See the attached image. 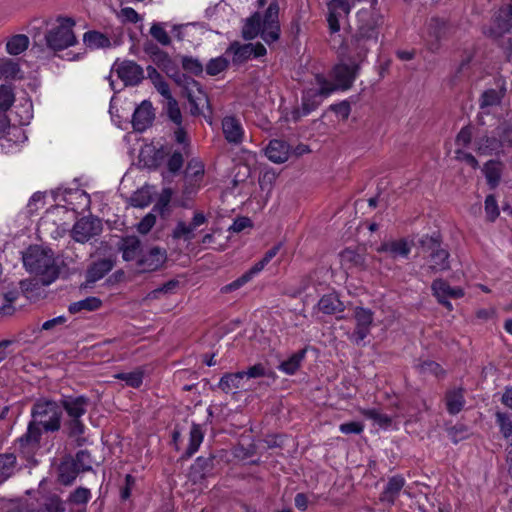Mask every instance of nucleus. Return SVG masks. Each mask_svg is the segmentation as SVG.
Wrapping results in <instances>:
<instances>
[{
  "label": "nucleus",
  "mask_w": 512,
  "mask_h": 512,
  "mask_svg": "<svg viewBox=\"0 0 512 512\" xmlns=\"http://www.w3.org/2000/svg\"><path fill=\"white\" fill-rule=\"evenodd\" d=\"M31 417L26 433L18 440L22 447L37 445L41 439L42 430L58 431L61 427L62 407L54 400L40 398L32 406Z\"/></svg>",
  "instance_id": "1"
},
{
  "label": "nucleus",
  "mask_w": 512,
  "mask_h": 512,
  "mask_svg": "<svg viewBox=\"0 0 512 512\" xmlns=\"http://www.w3.org/2000/svg\"><path fill=\"white\" fill-rule=\"evenodd\" d=\"M259 35L267 44L279 39V5L276 0L269 3L263 15L257 11L246 19L242 29L243 38L252 40Z\"/></svg>",
  "instance_id": "2"
},
{
  "label": "nucleus",
  "mask_w": 512,
  "mask_h": 512,
  "mask_svg": "<svg viewBox=\"0 0 512 512\" xmlns=\"http://www.w3.org/2000/svg\"><path fill=\"white\" fill-rule=\"evenodd\" d=\"M22 260L26 270L38 276L43 286L51 284L59 276V268L50 249L30 246L23 252Z\"/></svg>",
  "instance_id": "3"
},
{
  "label": "nucleus",
  "mask_w": 512,
  "mask_h": 512,
  "mask_svg": "<svg viewBox=\"0 0 512 512\" xmlns=\"http://www.w3.org/2000/svg\"><path fill=\"white\" fill-rule=\"evenodd\" d=\"M361 24L353 36L350 46V60L352 63L362 62L371 47L378 43L380 18L369 14L367 11L359 13Z\"/></svg>",
  "instance_id": "4"
},
{
  "label": "nucleus",
  "mask_w": 512,
  "mask_h": 512,
  "mask_svg": "<svg viewBox=\"0 0 512 512\" xmlns=\"http://www.w3.org/2000/svg\"><path fill=\"white\" fill-rule=\"evenodd\" d=\"M418 243L421 252L425 255L426 263L423 269L428 275L443 273L451 269L450 253L443 246L439 233L423 235Z\"/></svg>",
  "instance_id": "5"
},
{
  "label": "nucleus",
  "mask_w": 512,
  "mask_h": 512,
  "mask_svg": "<svg viewBox=\"0 0 512 512\" xmlns=\"http://www.w3.org/2000/svg\"><path fill=\"white\" fill-rule=\"evenodd\" d=\"M75 24L74 19L70 17L58 16L45 33L44 38L47 47L53 51H62L74 46L77 43V38L73 31Z\"/></svg>",
  "instance_id": "6"
},
{
  "label": "nucleus",
  "mask_w": 512,
  "mask_h": 512,
  "mask_svg": "<svg viewBox=\"0 0 512 512\" xmlns=\"http://www.w3.org/2000/svg\"><path fill=\"white\" fill-rule=\"evenodd\" d=\"M88 405L89 400L84 396L67 398L62 401V410L65 409L69 417L66 423L69 436L79 437L84 433L85 426L80 418L86 413Z\"/></svg>",
  "instance_id": "7"
},
{
  "label": "nucleus",
  "mask_w": 512,
  "mask_h": 512,
  "mask_svg": "<svg viewBox=\"0 0 512 512\" xmlns=\"http://www.w3.org/2000/svg\"><path fill=\"white\" fill-rule=\"evenodd\" d=\"M455 28L445 19L432 17L427 23L426 44L431 52H437L443 40L449 39Z\"/></svg>",
  "instance_id": "8"
},
{
  "label": "nucleus",
  "mask_w": 512,
  "mask_h": 512,
  "mask_svg": "<svg viewBox=\"0 0 512 512\" xmlns=\"http://www.w3.org/2000/svg\"><path fill=\"white\" fill-rule=\"evenodd\" d=\"M318 83L320 84L319 89H308L304 92L302 97V111L303 115H307L310 112L314 111L322 102L324 97L330 95L333 91H335V87L332 86L331 83L326 81L323 78H317Z\"/></svg>",
  "instance_id": "9"
},
{
  "label": "nucleus",
  "mask_w": 512,
  "mask_h": 512,
  "mask_svg": "<svg viewBox=\"0 0 512 512\" xmlns=\"http://www.w3.org/2000/svg\"><path fill=\"white\" fill-rule=\"evenodd\" d=\"M226 54L232 56V62L235 65H241L251 57H260L266 54V48L261 43L240 44L232 43L226 50Z\"/></svg>",
  "instance_id": "10"
},
{
  "label": "nucleus",
  "mask_w": 512,
  "mask_h": 512,
  "mask_svg": "<svg viewBox=\"0 0 512 512\" xmlns=\"http://www.w3.org/2000/svg\"><path fill=\"white\" fill-rule=\"evenodd\" d=\"M171 77L174 79V81L177 84L183 85L188 90L187 98H188V101L190 104V113L194 116L199 115L201 113V107H203L204 104L208 103V98L205 95V93H203L199 88H197V90H198L197 95H194L189 90L190 85L197 87L198 86L197 82L194 79H192L180 72L175 73Z\"/></svg>",
  "instance_id": "11"
},
{
  "label": "nucleus",
  "mask_w": 512,
  "mask_h": 512,
  "mask_svg": "<svg viewBox=\"0 0 512 512\" xmlns=\"http://www.w3.org/2000/svg\"><path fill=\"white\" fill-rule=\"evenodd\" d=\"M355 329L349 339L359 345L370 333L373 323V312L370 309L356 307L354 309Z\"/></svg>",
  "instance_id": "12"
},
{
  "label": "nucleus",
  "mask_w": 512,
  "mask_h": 512,
  "mask_svg": "<svg viewBox=\"0 0 512 512\" xmlns=\"http://www.w3.org/2000/svg\"><path fill=\"white\" fill-rule=\"evenodd\" d=\"M101 231L102 224L99 219L83 217L74 224L71 236L75 241L85 243Z\"/></svg>",
  "instance_id": "13"
},
{
  "label": "nucleus",
  "mask_w": 512,
  "mask_h": 512,
  "mask_svg": "<svg viewBox=\"0 0 512 512\" xmlns=\"http://www.w3.org/2000/svg\"><path fill=\"white\" fill-rule=\"evenodd\" d=\"M167 260V252L158 246L150 247L145 252L142 251L138 262L137 269L140 272H152L158 270Z\"/></svg>",
  "instance_id": "14"
},
{
  "label": "nucleus",
  "mask_w": 512,
  "mask_h": 512,
  "mask_svg": "<svg viewBox=\"0 0 512 512\" xmlns=\"http://www.w3.org/2000/svg\"><path fill=\"white\" fill-rule=\"evenodd\" d=\"M431 290L438 302L447 310L451 311L453 306L449 299H458L464 296V291L460 287H452L445 280L438 278L432 282Z\"/></svg>",
  "instance_id": "15"
},
{
  "label": "nucleus",
  "mask_w": 512,
  "mask_h": 512,
  "mask_svg": "<svg viewBox=\"0 0 512 512\" xmlns=\"http://www.w3.org/2000/svg\"><path fill=\"white\" fill-rule=\"evenodd\" d=\"M118 77L125 85H137L144 79V71L140 65L131 60L116 61L113 65Z\"/></svg>",
  "instance_id": "16"
},
{
  "label": "nucleus",
  "mask_w": 512,
  "mask_h": 512,
  "mask_svg": "<svg viewBox=\"0 0 512 512\" xmlns=\"http://www.w3.org/2000/svg\"><path fill=\"white\" fill-rule=\"evenodd\" d=\"M357 0H331L328 2L327 22L331 33L340 30L339 20L347 16Z\"/></svg>",
  "instance_id": "17"
},
{
  "label": "nucleus",
  "mask_w": 512,
  "mask_h": 512,
  "mask_svg": "<svg viewBox=\"0 0 512 512\" xmlns=\"http://www.w3.org/2000/svg\"><path fill=\"white\" fill-rule=\"evenodd\" d=\"M353 67L347 64H338L333 69V77L336 81V85H332L336 89L347 90L349 89L353 81L355 80L356 73L359 65L357 63H353Z\"/></svg>",
  "instance_id": "18"
},
{
  "label": "nucleus",
  "mask_w": 512,
  "mask_h": 512,
  "mask_svg": "<svg viewBox=\"0 0 512 512\" xmlns=\"http://www.w3.org/2000/svg\"><path fill=\"white\" fill-rule=\"evenodd\" d=\"M154 117L152 104L149 101H143L133 114L132 125L134 130L138 132L145 131L152 125Z\"/></svg>",
  "instance_id": "19"
},
{
  "label": "nucleus",
  "mask_w": 512,
  "mask_h": 512,
  "mask_svg": "<svg viewBox=\"0 0 512 512\" xmlns=\"http://www.w3.org/2000/svg\"><path fill=\"white\" fill-rule=\"evenodd\" d=\"M377 252L386 253L391 258H407L411 252V245L405 239L387 241L377 248Z\"/></svg>",
  "instance_id": "20"
},
{
  "label": "nucleus",
  "mask_w": 512,
  "mask_h": 512,
  "mask_svg": "<svg viewBox=\"0 0 512 512\" xmlns=\"http://www.w3.org/2000/svg\"><path fill=\"white\" fill-rule=\"evenodd\" d=\"M405 485V479L400 475L389 478L387 485L380 495V501L390 506L394 505Z\"/></svg>",
  "instance_id": "21"
},
{
  "label": "nucleus",
  "mask_w": 512,
  "mask_h": 512,
  "mask_svg": "<svg viewBox=\"0 0 512 512\" xmlns=\"http://www.w3.org/2000/svg\"><path fill=\"white\" fill-rule=\"evenodd\" d=\"M222 130L225 139L232 144H240L243 139V128L238 119L226 116L222 120Z\"/></svg>",
  "instance_id": "22"
},
{
  "label": "nucleus",
  "mask_w": 512,
  "mask_h": 512,
  "mask_svg": "<svg viewBox=\"0 0 512 512\" xmlns=\"http://www.w3.org/2000/svg\"><path fill=\"white\" fill-rule=\"evenodd\" d=\"M289 152V145L285 141L278 139L271 140L265 151L268 159L274 163H284L287 161Z\"/></svg>",
  "instance_id": "23"
},
{
  "label": "nucleus",
  "mask_w": 512,
  "mask_h": 512,
  "mask_svg": "<svg viewBox=\"0 0 512 512\" xmlns=\"http://www.w3.org/2000/svg\"><path fill=\"white\" fill-rule=\"evenodd\" d=\"M119 249L125 261L138 262L142 253L141 241L135 236L123 238L119 243Z\"/></svg>",
  "instance_id": "24"
},
{
  "label": "nucleus",
  "mask_w": 512,
  "mask_h": 512,
  "mask_svg": "<svg viewBox=\"0 0 512 512\" xmlns=\"http://www.w3.org/2000/svg\"><path fill=\"white\" fill-rule=\"evenodd\" d=\"M512 32V4L501 8L495 18V29L493 33L500 35Z\"/></svg>",
  "instance_id": "25"
},
{
  "label": "nucleus",
  "mask_w": 512,
  "mask_h": 512,
  "mask_svg": "<svg viewBox=\"0 0 512 512\" xmlns=\"http://www.w3.org/2000/svg\"><path fill=\"white\" fill-rule=\"evenodd\" d=\"M447 411L452 414H458L465 405L464 391L462 388L448 390L445 396Z\"/></svg>",
  "instance_id": "26"
},
{
  "label": "nucleus",
  "mask_w": 512,
  "mask_h": 512,
  "mask_svg": "<svg viewBox=\"0 0 512 512\" xmlns=\"http://www.w3.org/2000/svg\"><path fill=\"white\" fill-rule=\"evenodd\" d=\"M81 471L76 466L73 458L65 459L59 466L58 479L63 485H71Z\"/></svg>",
  "instance_id": "27"
},
{
  "label": "nucleus",
  "mask_w": 512,
  "mask_h": 512,
  "mask_svg": "<svg viewBox=\"0 0 512 512\" xmlns=\"http://www.w3.org/2000/svg\"><path fill=\"white\" fill-rule=\"evenodd\" d=\"M113 268V261L110 259H101L88 269L87 271V282H96L103 278Z\"/></svg>",
  "instance_id": "28"
},
{
  "label": "nucleus",
  "mask_w": 512,
  "mask_h": 512,
  "mask_svg": "<svg viewBox=\"0 0 512 512\" xmlns=\"http://www.w3.org/2000/svg\"><path fill=\"white\" fill-rule=\"evenodd\" d=\"M243 380L244 374H242L241 371L236 373H226L221 377L218 386L223 392L229 393L234 389H243Z\"/></svg>",
  "instance_id": "29"
},
{
  "label": "nucleus",
  "mask_w": 512,
  "mask_h": 512,
  "mask_svg": "<svg viewBox=\"0 0 512 512\" xmlns=\"http://www.w3.org/2000/svg\"><path fill=\"white\" fill-rule=\"evenodd\" d=\"M305 355L306 349H301L295 352L288 359L282 361L278 366V369L287 375L295 374L301 367V364L305 359Z\"/></svg>",
  "instance_id": "30"
},
{
  "label": "nucleus",
  "mask_w": 512,
  "mask_h": 512,
  "mask_svg": "<svg viewBox=\"0 0 512 512\" xmlns=\"http://www.w3.org/2000/svg\"><path fill=\"white\" fill-rule=\"evenodd\" d=\"M318 308L324 314H336L344 309L343 303L334 294L324 295L318 302Z\"/></svg>",
  "instance_id": "31"
},
{
  "label": "nucleus",
  "mask_w": 512,
  "mask_h": 512,
  "mask_svg": "<svg viewBox=\"0 0 512 512\" xmlns=\"http://www.w3.org/2000/svg\"><path fill=\"white\" fill-rule=\"evenodd\" d=\"M85 45L91 49L108 48L111 46L110 39L98 31H88L83 35Z\"/></svg>",
  "instance_id": "32"
},
{
  "label": "nucleus",
  "mask_w": 512,
  "mask_h": 512,
  "mask_svg": "<svg viewBox=\"0 0 512 512\" xmlns=\"http://www.w3.org/2000/svg\"><path fill=\"white\" fill-rule=\"evenodd\" d=\"M495 421L504 439L512 445V418L506 412L496 411Z\"/></svg>",
  "instance_id": "33"
},
{
  "label": "nucleus",
  "mask_w": 512,
  "mask_h": 512,
  "mask_svg": "<svg viewBox=\"0 0 512 512\" xmlns=\"http://www.w3.org/2000/svg\"><path fill=\"white\" fill-rule=\"evenodd\" d=\"M502 148V142L499 137L485 136L478 142L477 150L480 154L491 155L498 153Z\"/></svg>",
  "instance_id": "34"
},
{
  "label": "nucleus",
  "mask_w": 512,
  "mask_h": 512,
  "mask_svg": "<svg viewBox=\"0 0 512 512\" xmlns=\"http://www.w3.org/2000/svg\"><path fill=\"white\" fill-rule=\"evenodd\" d=\"M204 433L199 424H193L189 432V444L185 451L186 457H191L198 450L203 441Z\"/></svg>",
  "instance_id": "35"
},
{
  "label": "nucleus",
  "mask_w": 512,
  "mask_h": 512,
  "mask_svg": "<svg viewBox=\"0 0 512 512\" xmlns=\"http://www.w3.org/2000/svg\"><path fill=\"white\" fill-rule=\"evenodd\" d=\"M213 457H198L195 463L191 466V475L194 480L202 479L212 470Z\"/></svg>",
  "instance_id": "36"
},
{
  "label": "nucleus",
  "mask_w": 512,
  "mask_h": 512,
  "mask_svg": "<svg viewBox=\"0 0 512 512\" xmlns=\"http://www.w3.org/2000/svg\"><path fill=\"white\" fill-rule=\"evenodd\" d=\"M102 301L97 297H87L83 300L71 303L68 310L70 313L75 314L80 311H95L100 308Z\"/></svg>",
  "instance_id": "37"
},
{
  "label": "nucleus",
  "mask_w": 512,
  "mask_h": 512,
  "mask_svg": "<svg viewBox=\"0 0 512 512\" xmlns=\"http://www.w3.org/2000/svg\"><path fill=\"white\" fill-rule=\"evenodd\" d=\"M21 70L18 63L12 59H0V78H21Z\"/></svg>",
  "instance_id": "38"
},
{
  "label": "nucleus",
  "mask_w": 512,
  "mask_h": 512,
  "mask_svg": "<svg viewBox=\"0 0 512 512\" xmlns=\"http://www.w3.org/2000/svg\"><path fill=\"white\" fill-rule=\"evenodd\" d=\"M29 45V38L26 35L18 34L11 37L7 44V52L11 55H18L25 51Z\"/></svg>",
  "instance_id": "39"
},
{
  "label": "nucleus",
  "mask_w": 512,
  "mask_h": 512,
  "mask_svg": "<svg viewBox=\"0 0 512 512\" xmlns=\"http://www.w3.org/2000/svg\"><path fill=\"white\" fill-rule=\"evenodd\" d=\"M503 94L495 89H489L482 93L479 100V107L481 110H486L490 107L497 106L501 103Z\"/></svg>",
  "instance_id": "40"
},
{
  "label": "nucleus",
  "mask_w": 512,
  "mask_h": 512,
  "mask_svg": "<svg viewBox=\"0 0 512 512\" xmlns=\"http://www.w3.org/2000/svg\"><path fill=\"white\" fill-rule=\"evenodd\" d=\"M362 415L372 420L379 427L387 429L392 424V417L382 413L377 409H364Z\"/></svg>",
  "instance_id": "41"
},
{
  "label": "nucleus",
  "mask_w": 512,
  "mask_h": 512,
  "mask_svg": "<svg viewBox=\"0 0 512 512\" xmlns=\"http://www.w3.org/2000/svg\"><path fill=\"white\" fill-rule=\"evenodd\" d=\"M341 261L345 265H349V267H365V257L361 253H358L352 249H345L341 253Z\"/></svg>",
  "instance_id": "42"
},
{
  "label": "nucleus",
  "mask_w": 512,
  "mask_h": 512,
  "mask_svg": "<svg viewBox=\"0 0 512 512\" xmlns=\"http://www.w3.org/2000/svg\"><path fill=\"white\" fill-rule=\"evenodd\" d=\"M196 228L193 227L192 222L187 224L184 221H178L175 228L172 231L173 239H183L185 241H190L194 237V230Z\"/></svg>",
  "instance_id": "43"
},
{
  "label": "nucleus",
  "mask_w": 512,
  "mask_h": 512,
  "mask_svg": "<svg viewBox=\"0 0 512 512\" xmlns=\"http://www.w3.org/2000/svg\"><path fill=\"white\" fill-rule=\"evenodd\" d=\"M484 173L488 184L492 188H495L498 185L501 177V169L499 163L494 161L487 162L484 167Z\"/></svg>",
  "instance_id": "44"
},
{
  "label": "nucleus",
  "mask_w": 512,
  "mask_h": 512,
  "mask_svg": "<svg viewBox=\"0 0 512 512\" xmlns=\"http://www.w3.org/2000/svg\"><path fill=\"white\" fill-rule=\"evenodd\" d=\"M16 457L13 454L0 455V480H5L13 474Z\"/></svg>",
  "instance_id": "45"
},
{
  "label": "nucleus",
  "mask_w": 512,
  "mask_h": 512,
  "mask_svg": "<svg viewBox=\"0 0 512 512\" xmlns=\"http://www.w3.org/2000/svg\"><path fill=\"white\" fill-rule=\"evenodd\" d=\"M149 33L162 46H169L171 44V38L165 29L164 23H153Z\"/></svg>",
  "instance_id": "46"
},
{
  "label": "nucleus",
  "mask_w": 512,
  "mask_h": 512,
  "mask_svg": "<svg viewBox=\"0 0 512 512\" xmlns=\"http://www.w3.org/2000/svg\"><path fill=\"white\" fill-rule=\"evenodd\" d=\"M256 274L257 273L254 272V269L251 267L242 276H240L236 280L232 281L231 283L223 286L221 288V292L224 294H227V293H230L232 291H235V290L241 288L243 285H245L247 282H249L253 278V276Z\"/></svg>",
  "instance_id": "47"
},
{
  "label": "nucleus",
  "mask_w": 512,
  "mask_h": 512,
  "mask_svg": "<svg viewBox=\"0 0 512 512\" xmlns=\"http://www.w3.org/2000/svg\"><path fill=\"white\" fill-rule=\"evenodd\" d=\"M15 95L12 88L8 85L0 86V112L6 113L13 105Z\"/></svg>",
  "instance_id": "48"
},
{
  "label": "nucleus",
  "mask_w": 512,
  "mask_h": 512,
  "mask_svg": "<svg viewBox=\"0 0 512 512\" xmlns=\"http://www.w3.org/2000/svg\"><path fill=\"white\" fill-rule=\"evenodd\" d=\"M114 377L125 381L128 386L133 388L140 387L143 382V372L141 370L128 373H118Z\"/></svg>",
  "instance_id": "49"
},
{
  "label": "nucleus",
  "mask_w": 512,
  "mask_h": 512,
  "mask_svg": "<svg viewBox=\"0 0 512 512\" xmlns=\"http://www.w3.org/2000/svg\"><path fill=\"white\" fill-rule=\"evenodd\" d=\"M496 134L502 142V147H512V124L509 121L501 122L496 128Z\"/></svg>",
  "instance_id": "50"
},
{
  "label": "nucleus",
  "mask_w": 512,
  "mask_h": 512,
  "mask_svg": "<svg viewBox=\"0 0 512 512\" xmlns=\"http://www.w3.org/2000/svg\"><path fill=\"white\" fill-rule=\"evenodd\" d=\"M229 61L225 57H217L211 59L206 65V72L211 76L218 75L222 71L226 70Z\"/></svg>",
  "instance_id": "51"
},
{
  "label": "nucleus",
  "mask_w": 512,
  "mask_h": 512,
  "mask_svg": "<svg viewBox=\"0 0 512 512\" xmlns=\"http://www.w3.org/2000/svg\"><path fill=\"white\" fill-rule=\"evenodd\" d=\"M73 461L81 472L90 471L92 469L91 455L87 450L77 452Z\"/></svg>",
  "instance_id": "52"
},
{
  "label": "nucleus",
  "mask_w": 512,
  "mask_h": 512,
  "mask_svg": "<svg viewBox=\"0 0 512 512\" xmlns=\"http://www.w3.org/2000/svg\"><path fill=\"white\" fill-rule=\"evenodd\" d=\"M280 247L281 244H277L269 249L263 258L252 266L254 272L259 273L262 271L264 267L278 254Z\"/></svg>",
  "instance_id": "53"
},
{
  "label": "nucleus",
  "mask_w": 512,
  "mask_h": 512,
  "mask_svg": "<svg viewBox=\"0 0 512 512\" xmlns=\"http://www.w3.org/2000/svg\"><path fill=\"white\" fill-rule=\"evenodd\" d=\"M167 113L171 121L180 126L182 123V115L177 101L172 97L167 99Z\"/></svg>",
  "instance_id": "54"
},
{
  "label": "nucleus",
  "mask_w": 512,
  "mask_h": 512,
  "mask_svg": "<svg viewBox=\"0 0 512 512\" xmlns=\"http://www.w3.org/2000/svg\"><path fill=\"white\" fill-rule=\"evenodd\" d=\"M485 212L490 221H494L499 216V208L493 195H488L485 199Z\"/></svg>",
  "instance_id": "55"
},
{
  "label": "nucleus",
  "mask_w": 512,
  "mask_h": 512,
  "mask_svg": "<svg viewBox=\"0 0 512 512\" xmlns=\"http://www.w3.org/2000/svg\"><path fill=\"white\" fill-rule=\"evenodd\" d=\"M241 373L244 374V379L246 378L247 380L251 378L265 377L268 375L267 369L262 363H257L249 367L247 370L241 371Z\"/></svg>",
  "instance_id": "56"
},
{
  "label": "nucleus",
  "mask_w": 512,
  "mask_h": 512,
  "mask_svg": "<svg viewBox=\"0 0 512 512\" xmlns=\"http://www.w3.org/2000/svg\"><path fill=\"white\" fill-rule=\"evenodd\" d=\"M90 499V490L87 488L79 487L71 495L70 501L75 504H85Z\"/></svg>",
  "instance_id": "57"
},
{
  "label": "nucleus",
  "mask_w": 512,
  "mask_h": 512,
  "mask_svg": "<svg viewBox=\"0 0 512 512\" xmlns=\"http://www.w3.org/2000/svg\"><path fill=\"white\" fill-rule=\"evenodd\" d=\"M46 512H63L65 510L61 499L58 496H51L44 503Z\"/></svg>",
  "instance_id": "58"
},
{
  "label": "nucleus",
  "mask_w": 512,
  "mask_h": 512,
  "mask_svg": "<svg viewBox=\"0 0 512 512\" xmlns=\"http://www.w3.org/2000/svg\"><path fill=\"white\" fill-rule=\"evenodd\" d=\"M183 68L195 75L200 74L203 71L202 64L192 57H184L182 60Z\"/></svg>",
  "instance_id": "59"
},
{
  "label": "nucleus",
  "mask_w": 512,
  "mask_h": 512,
  "mask_svg": "<svg viewBox=\"0 0 512 512\" xmlns=\"http://www.w3.org/2000/svg\"><path fill=\"white\" fill-rule=\"evenodd\" d=\"M156 223V216L153 213H148L138 224L137 230L141 234H147Z\"/></svg>",
  "instance_id": "60"
},
{
  "label": "nucleus",
  "mask_w": 512,
  "mask_h": 512,
  "mask_svg": "<svg viewBox=\"0 0 512 512\" xmlns=\"http://www.w3.org/2000/svg\"><path fill=\"white\" fill-rule=\"evenodd\" d=\"M4 299L6 300L7 304H4L2 307H0V315H11L14 312V307L12 306V303L17 299V293L16 292H8L4 294Z\"/></svg>",
  "instance_id": "61"
},
{
  "label": "nucleus",
  "mask_w": 512,
  "mask_h": 512,
  "mask_svg": "<svg viewBox=\"0 0 512 512\" xmlns=\"http://www.w3.org/2000/svg\"><path fill=\"white\" fill-rule=\"evenodd\" d=\"M183 155L180 152H174L168 160V169L170 172H177L183 166Z\"/></svg>",
  "instance_id": "62"
},
{
  "label": "nucleus",
  "mask_w": 512,
  "mask_h": 512,
  "mask_svg": "<svg viewBox=\"0 0 512 512\" xmlns=\"http://www.w3.org/2000/svg\"><path fill=\"white\" fill-rule=\"evenodd\" d=\"M339 429L344 434H360L363 431L364 426L360 422L353 421L341 424Z\"/></svg>",
  "instance_id": "63"
},
{
  "label": "nucleus",
  "mask_w": 512,
  "mask_h": 512,
  "mask_svg": "<svg viewBox=\"0 0 512 512\" xmlns=\"http://www.w3.org/2000/svg\"><path fill=\"white\" fill-rule=\"evenodd\" d=\"M420 371L422 373H432L435 376L443 374V370L440 365L434 361H425L420 365Z\"/></svg>",
  "instance_id": "64"
}]
</instances>
